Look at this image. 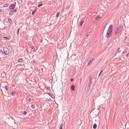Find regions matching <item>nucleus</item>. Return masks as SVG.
Wrapping results in <instances>:
<instances>
[{"mask_svg":"<svg viewBox=\"0 0 129 129\" xmlns=\"http://www.w3.org/2000/svg\"><path fill=\"white\" fill-rule=\"evenodd\" d=\"M15 94V92L12 91V93L11 94V95L12 96H13Z\"/></svg>","mask_w":129,"mask_h":129,"instance_id":"a878e982","label":"nucleus"},{"mask_svg":"<svg viewBox=\"0 0 129 129\" xmlns=\"http://www.w3.org/2000/svg\"><path fill=\"white\" fill-rule=\"evenodd\" d=\"M7 19L8 20V21L10 23V24H12L13 23V22L12 21L10 18H8Z\"/></svg>","mask_w":129,"mask_h":129,"instance_id":"0eeeda50","label":"nucleus"},{"mask_svg":"<svg viewBox=\"0 0 129 129\" xmlns=\"http://www.w3.org/2000/svg\"><path fill=\"white\" fill-rule=\"evenodd\" d=\"M0 47H3V45H0Z\"/></svg>","mask_w":129,"mask_h":129,"instance_id":"f704fd0d","label":"nucleus"},{"mask_svg":"<svg viewBox=\"0 0 129 129\" xmlns=\"http://www.w3.org/2000/svg\"><path fill=\"white\" fill-rule=\"evenodd\" d=\"M48 94H49L50 95V93H48Z\"/></svg>","mask_w":129,"mask_h":129,"instance_id":"58836bf2","label":"nucleus"},{"mask_svg":"<svg viewBox=\"0 0 129 129\" xmlns=\"http://www.w3.org/2000/svg\"><path fill=\"white\" fill-rule=\"evenodd\" d=\"M113 28L112 25V24H110L108 27L107 31V33L105 35V37L106 38H110L112 36Z\"/></svg>","mask_w":129,"mask_h":129,"instance_id":"f257e3e1","label":"nucleus"},{"mask_svg":"<svg viewBox=\"0 0 129 129\" xmlns=\"http://www.w3.org/2000/svg\"><path fill=\"white\" fill-rule=\"evenodd\" d=\"M129 56V52L126 55V56L127 57L128 56Z\"/></svg>","mask_w":129,"mask_h":129,"instance_id":"2f4dec72","label":"nucleus"},{"mask_svg":"<svg viewBox=\"0 0 129 129\" xmlns=\"http://www.w3.org/2000/svg\"><path fill=\"white\" fill-rule=\"evenodd\" d=\"M121 59V58H119V60H120Z\"/></svg>","mask_w":129,"mask_h":129,"instance_id":"4c0bfd02","label":"nucleus"},{"mask_svg":"<svg viewBox=\"0 0 129 129\" xmlns=\"http://www.w3.org/2000/svg\"><path fill=\"white\" fill-rule=\"evenodd\" d=\"M31 108H32L34 109L35 107V106L34 105H31Z\"/></svg>","mask_w":129,"mask_h":129,"instance_id":"393cba45","label":"nucleus"},{"mask_svg":"<svg viewBox=\"0 0 129 129\" xmlns=\"http://www.w3.org/2000/svg\"><path fill=\"white\" fill-rule=\"evenodd\" d=\"M97 127V124H94L93 126V128L94 129H95Z\"/></svg>","mask_w":129,"mask_h":129,"instance_id":"9b49d317","label":"nucleus"},{"mask_svg":"<svg viewBox=\"0 0 129 129\" xmlns=\"http://www.w3.org/2000/svg\"><path fill=\"white\" fill-rule=\"evenodd\" d=\"M5 88L7 91H8V88L7 86H5Z\"/></svg>","mask_w":129,"mask_h":129,"instance_id":"c756f323","label":"nucleus"},{"mask_svg":"<svg viewBox=\"0 0 129 129\" xmlns=\"http://www.w3.org/2000/svg\"><path fill=\"white\" fill-rule=\"evenodd\" d=\"M23 61V59L22 58L19 59L18 61V62H22Z\"/></svg>","mask_w":129,"mask_h":129,"instance_id":"6e6552de","label":"nucleus"},{"mask_svg":"<svg viewBox=\"0 0 129 129\" xmlns=\"http://www.w3.org/2000/svg\"><path fill=\"white\" fill-rule=\"evenodd\" d=\"M43 4H39L38 5V7H40V6H42V5Z\"/></svg>","mask_w":129,"mask_h":129,"instance_id":"c85d7f7f","label":"nucleus"},{"mask_svg":"<svg viewBox=\"0 0 129 129\" xmlns=\"http://www.w3.org/2000/svg\"><path fill=\"white\" fill-rule=\"evenodd\" d=\"M121 50L120 49V48H118L117 50V52H120Z\"/></svg>","mask_w":129,"mask_h":129,"instance_id":"6ab92c4d","label":"nucleus"},{"mask_svg":"<svg viewBox=\"0 0 129 129\" xmlns=\"http://www.w3.org/2000/svg\"><path fill=\"white\" fill-rule=\"evenodd\" d=\"M103 71V70H102V71L100 72V73H99V76H99V77L101 75V74H102V72Z\"/></svg>","mask_w":129,"mask_h":129,"instance_id":"bb28decb","label":"nucleus"},{"mask_svg":"<svg viewBox=\"0 0 129 129\" xmlns=\"http://www.w3.org/2000/svg\"><path fill=\"white\" fill-rule=\"evenodd\" d=\"M62 124H61L59 127V129H62Z\"/></svg>","mask_w":129,"mask_h":129,"instance_id":"5701e85b","label":"nucleus"},{"mask_svg":"<svg viewBox=\"0 0 129 129\" xmlns=\"http://www.w3.org/2000/svg\"><path fill=\"white\" fill-rule=\"evenodd\" d=\"M9 5V4H5L3 5V7H7Z\"/></svg>","mask_w":129,"mask_h":129,"instance_id":"f8f14e48","label":"nucleus"},{"mask_svg":"<svg viewBox=\"0 0 129 129\" xmlns=\"http://www.w3.org/2000/svg\"><path fill=\"white\" fill-rule=\"evenodd\" d=\"M23 113L24 115H26L27 114V112L26 111H24Z\"/></svg>","mask_w":129,"mask_h":129,"instance_id":"b1692460","label":"nucleus"},{"mask_svg":"<svg viewBox=\"0 0 129 129\" xmlns=\"http://www.w3.org/2000/svg\"><path fill=\"white\" fill-rule=\"evenodd\" d=\"M83 22H84V21H81L80 22V26H81L82 25V24L83 23Z\"/></svg>","mask_w":129,"mask_h":129,"instance_id":"2eb2a0df","label":"nucleus"},{"mask_svg":"<svg viewBox=\"0 0 129 129\" xmlns=\"http://www.w3.org/2000/svg\"><path fill=\"white\" fill-rule=\"evenodd\" d=\"M75 86L74 85H72L71 86V88L73 91L75 89Z\"/></svg>","mask_w":129,"mask_h":129,"instance_id":"1a4fd4ad","label":"nucleus"},{"mask_svg":"<svg viewBox=\"0 0 129 129\" xmlns=\"http://www.w3.org/2000/svg\"><path fill=\"white\" fill-rule=\"evenodd\" d=\"M93 58H91L90 59V60L89 61V63H90V62H92L93 61Z\"/></svg>","mask_w":129,"mask_h":129,"instance_id":"4be33fe9","label":"nucleus"},{"mask_svg":"<svg viewBox=\"0 0 129 129\" xmlns=\"http://www.w3.org/2000/svg\"><path fill=\"white\" fill-rule=\"evenodd\" d=\"M59 14H60V13L59 12H57L56 14V17L57 18L58 17V16Z\"/></svg>","mask_w":129,"mask_h":129,"instance_id":"ddd939ff","label":"nucleus"},{"mask_svg":"<svg viewBox=\"0 0 129 129\" xmlns=\"http://www.w3.org/2000/svg\"><path fill=\"white\" fill-rule=\"evenodd\" d=\"M4 53L5 55H8L9 53V50L7 47H5L3 48Z\"/></svg>","mask_w":129,"mask_h":129,"instance_id":"7ed1b4c3","label":"nucleus"},{"mask_svg":"<svg viewBox=\"0 0 129 129\" xmlns=\"http://www.w3.org/2000/svg\"><path fill=\"white\" fill-rule=\"evenodd\" d=\"M100 18V17L99 16H98L96 17H95V21L97 20L98 19H99Z\"/></svg>","mask_w":129,"mask_h":129,"instance_id":"dca6fc26","label":"nucleus"},{"mask_svg":"<svg viewBox=\"0 0 129 129\" xmlns=\"http://www.w3.org/2000/svg\"><path fill=\"white\" fill-rule=\"evenodd\" d=\"M123 26L122 25H120L114 31L115 35H116L118 33L120 32L122 29Z\"/></svg>","mask_w":129,"mask_h":129,"instance_id":"f03ea898","label":"nucleus"},{"mask_svg":"<svg viewBox=\"0 0 129 129\" xmlns=\"http://www.w3.org/2000/svg\"><path fill=\"white\" fill-rule=\"evenodd\" d=\"M73 78H72V79H71V81L72 82L73 80Z\"/></svg>","mask_w":129,"mask_h":129,"instance_id":"72a5a7b5","label":"nucleus"},{"mask_svg":"<svg viewBox=\"0 0 129 129\" xmlns=\"http://www.w3.org/2000/svg\"><path fill=\"white\" fill-rule=\"evenodd\" d=\"M20 29V28H18L17 30V34L18 35V34H19V29Z\"/></svg>","mask_w":129,"mask_h":129,"instance_id":"412c9836","label":"nucleus"},{"mask_svg":"<svg viewBox=\"0 0 129 129\" xmlns=\"http://www.w3.org/2000/svg\"><path fill=\"white\" fill-rule=\"evenodd\" d=\"M28 100L29 102H31V101L32 99L30 98H29L28 99Z\"/></svg>","mask_w":129,"mask_h":129,"instance_id":"cd10ccee","label":"nucleus"},{"mask_svg":"<svg viewBox=\"0 0 129 129\" xmlns=\"http://www.w3.org/2000/svg\"><path fill=\"white\" fill-rule=\"evenodd\" d=\"M4 38H6V39H7V40H9L10 39V36H9L8 37H4Z\"/></svg>","mask_w":129,"mask_h":129,"instance_id":"4468645a","label":"nucleus"},{"mask_svg":"<svg viewBox=\"0 0 129 129\" xmlns=\"http://www.w3.org/2000/svg\"><path fill=\"white\" fill-rule=\"evenodd\" d=\"M13 13V12H12V10L10 11V13H9V14H12V13Z\"/></svg>","mask_w":129,"mask_h":129,"instance_id":"7c9ffc66","label":"nucleus"},{"mask_svg":"<svg viewBox=\"0 0 129 129\" xmlns=\"http://www.w3.org/2000/svg\"><path fill=\"white\" fill-rule=\"evenodd\" d=\"M17 9H13V10H12V11L13 12H16L17 11Z\"/></svg>","mask_w":129,"mask_h":129,"instance_id":"a211bd4d","label":"nucleus"},{"mask_svg":"<svg viewBox=\"0 0 129 129\" xmlns=\"http://www.w3.org/2000/svg\"><path fill=\"white\" fill-rule=\"evenodd\" d=\"M127 38V37L126 36L125 38V40L126 38Z\"/></svg>","mask_w":129,"mask_h":129,"instance_id":"c9c22d12","label":"nucleus"},{"mask_svg":"<svg viewBox=\"0 0 129 129\" xmlns=\"http://www.w3.org/2000/svg\"><path fill=\"white\" fill-rule=\"evenodd\" d=\"M92 78V77L91 76H90L89 77V81L90 82H92V80H91V78Z\"/></svg>","mask_w":129,"mask_h":129,"instance_id":"aec40b11","label":"nucleus"},{"mask_svg":"<svg viewBox=\"0 0 129 129\" xmlns=\"http://www.w3.org/2000/svg\"><path fill=\"white\" fill-rule=\"evenodd\" d=\"M31 48L32 49H33L34 48V46H32L31 47Z\"/></svg>","mask_w":129,"mask_h":129,"instance_id":"473e14b6","label":"nucleus"},{"mask_svg":"<svg viewBox=\"0 0 129 129\" xmlns=\"http://www.w3.org/2000/svg\"><path fill=\"white\" fill-rule=\"evenodd\" d=\"M92 83V82H89V83L88 84V86L90 87V85H91Z\"/></svg>","mask_w":129,"mask_h":129,"instance_id":"f3484780","label":"nucleus"},{"mask_svg":"<svg viewBox=\"0 0 129 129\" xmlns=\"http://www.w3.org/2000/svg\"><path fill=\"white\" fill-rule=\"evenodd\" d=\"M1 21V18H0V21Z\"/></svg>","mask_w":129,"mask_h":129,"instance_id":"a19ab883","label":"nucleus"},{"mask_svg":"<svg viewBox=\"0 0 129 129\" xmlns=\"http://www.w3.org/2000/svg\"><path fill=\"white\" fill-rule=\"evenodd\" d=\"M16 2L14 3L13 4H11L9 6L10 9L11 10H12L14 9L16 5Z\"/></svg>","mask_w":129,"mask_h":129,"instance_id":"20e7f679","label":"nucleus"},{"mask_svg":"<svg viewBox=\"0 0 129 129\" xmlns=\"http://www.w3.org/2000/svg\"><path fill=\"white\" fill-rule=\"evenodd\" d=\"M123 53H124V52H123L122 53V54H123Z\"/></svg>","mask_w":129,"mask_h":129,"instance_id":"ea45409f","label":"nucleus"},{"mask_svg":"<svg viewBox=\"0 0 129 129\" xmlns=\"http://www.w3.org/2000/svg\"><path fill=\"white\" fill-rule=\"evenodd\" d=\"M34 8H35L34 10V11H32V14L33 15L34 14L35 12L37 11L38 9L37 7H35Z\"/></svg>","mask_w":129,"mask_h":129,"instance_id":"423d86ee","label":"nucleus"},{"mask_svg":"<svg viewBox=\"0 0 129 129\" xmlns=\"http://www.w3.org/2000/svg\"><path fill=\"white\" fill-rule=\"evenodd\" d=\"M90 87L88 86L86 91V92H88L89 91V90L90 88Z\"/></svg>","mask_w":129,"mask_h":129,"instance_id":"9d476101","label":"nucleus"},{"mask_svg":"<svg viewBox=\"0 0 129 129\" xmlns=\"http://www.w3.org/2000/svg\"><path fill=\"white\" fill-rule=\"evenodd\" d=\"M4 53L2 50H0V57L1 58H3L4 57Z\"/></svg>","mask_w":129,"mask_h":129,"instance_id":"39448f33","label":"nucleus"},{"mask_svg":"<svg viewBox=\"0 0 129 129\" xmlns=\"http://www.w3.org/2000/svg\"><path fill=\"white\" fill-rule=\"evenodd\" d=\"M2 11V9L0 10V13Z\"/></svg>","mask_w":129,"mask_h":129,"instance_id":"e433bc0d","label":"nucleus"}]
</instances>
